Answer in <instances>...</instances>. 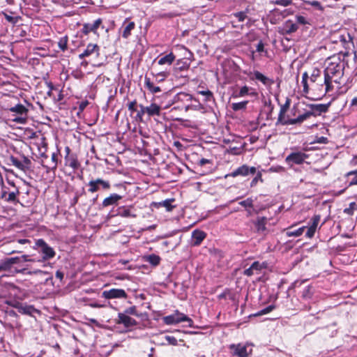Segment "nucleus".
<instances>
[{"instance_id": "nucleus-1", "label": "nucleus", "mask_w": 357, "mask_h": 357, "mask_svg": "<svg viewBox=\"0 0 357 357\" xmlns=\"http://www.w3.org/2000/svg\"><path fill=\"white\" fill-rule=\"evenodd\" d=\"M33 249L38 253L36 256L37 261L43 263V266L46 267L50 263L46 261L53 259L56 255L54 248L50 246L43 238L36 241Z\"/></svg>"}, {"instance_id": "nucleus-2", "label": "nucleus", "mask_w": 357, "mask_h": 357, "mask_svg": "<svg viewBox=\"0 0 357 357\" xmlns=\"http://www.w3.org/2000/svg\"><path fill=\"white\" fill-rule=\"evenodd\" d=\"M346 65H348L347 62H345L344 60L342 61L340 58H337L335 61L329 63L325 70L332 76L336 77V79H333V82L339 84L340 79L344 75V70Z\"/></svg>"}, {"instance_id": "nucleus-3", "label": "nucleus", "mask_w": 357, "mask_h": 357, "mask_svg": "<svg viewBox=\"0 0 357 357\" xmlns=\"http://www.w3.org/2000/svg\"><path fill=\"white\" fill-rule=\"evenodd\" d=\"M5 303L12 307L17 310L18 312L22 314L32 316L33 313H38L39 311L34 307L32 305H27L26 303L20 302L16 299H8Z\"/></svg>"}, {"instance_id": "nucleus-4", "label": "nucleus", "mask_w": 357, "mask_h": 357, "mask_svg": "<svg viewBox=\"0 0 357 357\" xmlns=\"http://www.w3.org/2000/svg\"><path fill=\"white\" fill-rule=\"evenodd\" d=\"M20 291V289L15 284L11 282H3V278H1V282H0V301L3 298L16 296Z\"/></svg>"}, {"instance_id": "nucleus-5", "label": "nucleus", "mask_w": 357, "mask_h": 357, "mask_svg": "<svg viewBox=\"0 0 357 357\" xmlns=\"http://www.w3.org/2000/svg\"><path fill=\"white\" fill-rule=\"evenodd\" d=\"M89 186L88 192L94 193L100 189L109 190L111 187L109 181L103 180L102 178L91 179L87 184Z\"/></svg>"}, {"instance_id": "nucleus-6", "label": "nucleus", "mask_w": 357, "mask_h": 357, "mask_svg": "<svg viewBox=\"0 0 357 357\" xmlns=\"http://www.w3.org/2000/svg\"><path fill=\"white\" fill-rule=\"evenodd\" d=\"M135 209L133 206H121L116 210H112L113 216H120L121 218H136Z\"/></svg>"}, {"instance_id": "nucleus-7", "label": "nucleus", "mask_w": 357, "mask_h": 357, "mask_svg": "<svg viewBox=\"0 0 357 357\" xmlns=\"http://www.w3.org/2000/svg\"><path fill=\"white\" fill-rule=\"evenodd\" d=\"M101 296L105 299H121V298H127L128 294L126 291L123 289H115L112 288L109 290H104L102 292Z\"/></svg>"}, {"instance_id": "nucleus-8", "label": "nucleus", "mask_w": 357, "mask_h": 357, "mask_svg": "<svg viewBox=\"0 0 357 357\" xmlns=\"http://www.w3.org/2000/svg\"><path fill=\"white\" fill-rule=\"evenodd\" d=\"M307 158L308 155L305 153L301 151L292 152L286 157L285 161L288 165L291 166L294 164L301 165Z\"/></svg>"}, {"instance_id": "nucleus-9", "label": "nucleus", "mask_w": 357, "mask_h": 357, "mask_svg": "<svg viewBox=\"0 0 357 357\" xmlns=\"http://www.w3.org/2000/svg\"><path fill=\"white\" fill-rule=\"evenodd\" d=\"M298 29V25L292 20H288L281 26L278 27V33L282 36L289 35L295 33Z\"/></svg>"}, {"instance_id": "nucleus-10", "label": "nucleus", "mask_w": 357, "mask_h": 357, "mask_svg": "<svg viewBox=\"0 0 357 357\" xmlns=\"http://www.w3.org/2000/svg\"><path fill=\"white\" fill-rule=\"evenodd\" d=\"M22 262V257H14L5 258L0 260V273L2 271H10L14 264Z\"/></svg>"}, {"instance_id": "nucleus-11", "label": "nucleus", "mask_w": 357, "mask_h": 357, "mask_svg": "<svg viewBox=\"0 0 357 357\" xmlns=\"http://www.w3.org/2000/svg\"><path fill=\"white\" fill-rule=\"evenodd\" d=\"M330 105L331 102L327 104H309L307 107L310 110L308 112L312 113V116H317L328 112Z\"/></svg>"}, {"instance_id": "nucleus-12", "label": "nucleus", "mask_w": 357, "mask_h": 357, "mask_svg": "<svg viewBox=\"0 0 357 357\" xmlns=\"http://www.w3.org/2000/svg\"><path fill=\"white\" fill-rule=\"evenodd\" d=\"M256 172H257V169L255 167H249L247 165H243L238 167L234 172H232L230 174V176L232 177H236L238 176H245L249 174L254 175L256 174Z\"/></svg>"}, {"instance_id": "nucleus-13", "label": "nucleus", "mask_w": 357, "mask_h": 357, "mask_svg": "<svg viewBox=\"0 0 357 357\" xmlns=\"http://www.w3.org/2000/svg\"><path fill=\"white\" fill-rule=\"evenodd\" d=\"M116 324H122L126 328H130L137 325V321L130 317L126 316L125 314L118 313V319L116 320Z\"/></svg>"}, {"instance_id": "nucleus-14", "label": "nucleus", "mask_w": 357, "mask_h": 357, "mask_svg": "<svg viewBox=\"0 0 357 357\" xmlns=\"http://www.w3.org/2000/svg\"><path fill=\"white\" fill-rule=\"evenodd\" d=\"M291 99L289 98H286V101L284 104L280 105V109L278 114V120L276 121L275 125H282L286 126L287 123H284V122L287 121V119L285 118V113L289 109L290 105H291Z\"/></svg>"}, {"instance_id": "nucleus-15", "label": "nucleus", "mask_w": 357, "mask_h": 357, "mask_svg": "<svg viewBox=\"0 0 357 357\" xmlns=\"http://www.w3.org/2000/svg\"><path fill=\"white\" fill-rule=\"evenodd\" d=\"M230 349L232 351L233 356H236L238 357H248L251 353L252 349L248 351V348L245 345H241L238 344L237 345L231 344L230 346Z\"/></svg>"}, {"instance_id": "nucleus-16", "label": "nucleus", "mask_w": 357, "mask_h": 357, "mask_svg": "<svg viewBox=\"0 0 357 357\" xmlns=\"http://www.w3.org/2000/svg\"><path fill=\"white\" fill-rule=\"evenodd\" d=\"M252 224L255 225L256 232L262 234L267 230L266 225L268 223V218L265 216H257L255 220H252Z\"/></svg>"}, {"instance_id": "nucleus-17", "label": "nucleus", "mask_w": 357, "mask_h": 357, "mask_svg": "<svg viewBox=\"0 0 357 357\" xmlns=\"http://www.w3.org/2000/svg\"><path fill=\"white\" fill-rule=\"evenodd\" d=\"M245 96L256 97L258 96V93L255 91V89L246 85L242 86L238 92H234L232 93V97L234 98H242L245 97Z\"/></svg>"}, {"instance_id": "nucleus-18", "label": "nucleus", "mask_w": 357, "mask_h": 357, "mask_svg": "<svg viewBox=\"0 0 357 357\" xmlns=\"http://www.w3.org/2000/svg\"><path fill=\"white\" fill-rule=\"evenodd\" d=\"M321 216L319 215H314L310 220L309 227L305 233V236L311 238L314 236L318 224L320 221Z\"/></svg>"}, {"instance_id": "nucleus-19", "label": "nucleus", "mask_w": 357, "mask_h": 357, "mask_svg": "<svg viewBox=\"0 0 357 357\" xmlns=\"http://www.w3.org/2000/svg\"><path fill=\"white\" fill-rule=\"evenodd\" d=\"M206 234L200 229H195L192 232V246H199L202 242L206 238Z\"/></svg>"}, {"instance_id": "nucleus-20", "label": "nucleus", "mask_w": 357, "mask_h": 357, "mask_svg": "<svg viewBox=\"0 0 357 357\" xmlns=\"http://www.w3.org/2000/svg\"><path fill=\"white\" fill-rule=\"evenodd\" d=\"M100 47L96 44L89 43L86 46V48L84 50L82 53L79 55V58L80 59H83L86 57L91 56L93 54H96V55H99Z\"/></svg>"}, {"instance_id": "nucleus-21", "label": "nucleus", "mask_w": 357, "mask_h": 357, "mask_svg": "<svg viewBox=\"0 0 357 357\" xmlns=\"http://www.w3.org/2000/svg\"><path fill=\"white\" fill-rule=\"evenodd\" d=\"M122 196L116 193H112L110 195L104 199L102 203V207L106 208L110 206L117 205L119 200L122 199Z\"/></svg>"}, {"instance_id": "nucleus-22", "label": "nucleus", "mask_w": 357, "mask_h": 357, "mask_svg": "<svg viewBox=\"0 0 357 357\" xmlns=\"http://www.w3.org/2000/svg\"><path fill=\"white\" fill-rule=\"evenodd\" d=\"M102 23V19L98 18L92 24L85 23L83 25L82 31L84 34L87 35L90 32L96 33L98 28Z\"/></svg>"}, {"instance_id": "nucleus-23", "label": "nucleus", "mask_w": 357, "mask_h": 357, "mask_svg": "<svg viewBox=\"0 0 357 357\" xmlns=\"http://www.w3.org/2000/svg\"><path fill=\"white\" fill-rule=\"evenodd\" d=\"M254 75V79L261 82L264 85L266 86H271L274 84V80L273 79H271L264 75H263L261 73H260L258 70H255L253 72ZM253 79V78H252Z\"/></svg>"}, {"instance_id": "nucleus-24", "label": "nucleus", "mask_w": 357, "mask_h": 357, "mask_svg": "<svg viewBox=\"0 0 357 357\" xmlns=\"http://www.w3.org/2000/svg\"><path fill=\"white\" fill-rule=\"evenodd\" d=\"M312 116V113H309L308 111L305 112L303 114H300L297 118L295 119H287V121L284 123L287 125H296L300 124L304 121L308 119Z\"/></svg>"}, {"instance_id": "nucleus-25", "label": "nucleus", "mask_w": 357, "mask_h": 357, "mask_svg": "<svg viewBox=\"0 0 357 357\" xmlns=\"http://www.w3.org/2000/svg\"><path fill=\"white\" fill-rule=\"evenodd\" d=\"M144 109L149 118L160 116L161 114V107L156 103H151L149 106H145Z\"/></svg>"}, {"instance_id": "nucleus-26", "label": "nucleus", "mask_w": 357, "mask_h": 357, "mask_svg": "<svg viewBox=\"0 0 357 357\" xmlns=\"http://www.w3.org/2000/svg\"><path fill=\"white\" fill-rule=\"evenodd\" d=\"M190 65V63L188 61L185 60L184 59H178L174 66V71L175 73H178L186 70L189 68Z\"/></svg>"}, {"instance_id": "nucleus-27", "label": "nucleus", "mask_w": 357, "mask_h": 357, "mask_svg": "<svg viewBox=\"0 0 357 357\" xmlns=\"http://www.w3.org/2000/svg\"><path fill=\"white\" fill-rule=\"evenodd\" d=\"M339 39L344 48L347 50H349L351 46H354L353 37L349 33H347L346 35H340Z\"/></svg>"}, {"instance_id": "nucleus-28", "label": "nucleus", "mask_w": 357, "mask_h": 357, "mask_svg": "<svg viewBox=\"0 0 357 357\" xmlns=\"http://www.w3.org/2000/svg\"><path fill=\"white\" fill-rule=\"evenodd\" d=\"M144 86L151 93H156L161 91L160 86H155L153 82L151 81L150 77L147 75L144 77Z\"/></svg>"}, {"instance_id": "nucleus-29", "label": "nucleus", "mask_w": 357, "mask_h": 357, "mask_svg": "<svg viewBox=\"0 0 357 357\" xmlns=\"http://www.w3.org/2000/svg\"><path fill=\"white\" fill-rule=\"evenodd\" d=\"M9 110L21 116H27L29 112L28 109L22 104H17L11 107Z\"/></svg>"}, {"instance_id": "nucleus-30", "label": "nucleus", "mask_w": 357, "mask_h": 357, "mask_svg": "<svg viewBox=\"0 0 357 357\" xmlns=\"http://www.w3.org/2000/svg\"><path fill=\"white\" fill-rule=\"evenodd\" d=\"M143 259L144 261L149 262L153 266H157L160 264L161 260L160 256L155 254L145 255L143 257Z\"/></svg>"}, {"instance_id": "nucleus-31", "label": "nucleus", "mask_w": 357, "mask_h": 357, "mask_svg": "<svg viewBox=\"0 0 357 357\" xmlns=\"http://www.w3.org/2000/svg\"><path fill=\"white\" fill-rule=\"evenodd\" d=\"M175 55L172 52H170L168 54L161 57L158 60V63L159 65L167 64L168 66H170L175 60Z\"/></svg>"}, {"instance_id": "nucleus-32", "label": "nucleus", "mask_w": 357, "mask_h": 357, "mask_svg": "<svg viewBox=\"0 0 357 357\" xmlns=\"http://www.w3.org/2000/svg\"><path fill=\"white\" fill-rule=\"evenodd\" d=\"M65 160L66 165L72 167L73 169H78L80 165L79 162L77 159V157L73 155H70V156H66Z\"/></svg>"}, {"instance_id": "nucleus-33", "label": "nucleus", "mask_w": 357, "mask_h": 357, "mask_svg": "<svg viewBox=\"0 0 357 357\" xmlns=\"http://www.w3.org/2000/svg\"><path fill=\"white\" fill-rule=\"evenodd\" d=\"M197 93L205 97L204 101L206 102L215 103V98H214L213 93L210 90L207 89V90H203V91H198Z\"/></svg>"}, {"instance_id": "nucleus-34", "label": "nucleus", "mask_w": 357, "mask_h": 357, "mask_svg": "<svg viewBox=\"0 0 357 357\" xmlns=\"http://www.w3.org/2000/svg\"><path fill=\"white\" fill-rule=\"evenodd\" d=\"M248 102V100H243L239 102H234L231 105V107L234 112L241 110L244 111L246 109Z\"/></svg>"}, {"instance_id": "nucleus-35", "label": "nucleus", "mask_w": 357, "mask_h": 357, "mask_svg": "<svg viewBox=\"0 0 357 357\" xmlns=\"http://www.w3.org/2000/svg\"><path fill=\"white\" fill-rule=\"evenodd\" d=\"M305 227H299L296 229H294L292 230V227L291 228H289L287 229V231H286V235L289 237H291V236H300L301 235L303 234V233L304 232L305 229Z\"/></svg>"}, {"instance_id": "nucleus-36", "label": "nucleus", "mask_w": 357, "mask_h": 357, "mask_svg": "<svg viewBox=\"0 0 357 357\" xmlns=\"http://www.w3.org/2000/svg\"><path fill=\"white\" fill-rule=\"evenodd\" d=\"M135 24L134 22H130L127 24V25L124 27V29L122 33V37L125 39L129 38L131 35V31L135 29Z\"/></svg>"}, {"instance_id": "nucleus-37", "label": "nucleus", "mask_w": 357, "mask_h": 357, "mask_svg": "<svg viewBox=\"0 0 357 357\" xmlns=\"http://www.w3.org/2000/svg\"><path fill=\"white\" fill-rule=\"evenodd\" d=\"M176 321H178V324L183 322V321H187L188 322L189 326H192V324L193 323V321L192 319L184 314L183 313L179 312L178 310H176Z\"/></svg>"}, {"instance_id": "nucleus-38", "label": "nucleus", "mask_w": 357, "mask_h": 357, "mask_svg": "<svg viewBox=\"0 0 357 357\" xmlns=\"http://www.w3.org/2000/svg\"><path fill=\"white\" fill-rule=\"evenodd\" d=\"M19 194H20L19 189L16 188L15 191L9 192L8 196H6V198L4 199V200L7 202L15 203L18 201L17 196Z\"/></svg>"}, {"instance_id": "nucleus-39", "label": "nucleus", "mask_w": 357, "mask_h": 357, "mask_svg": "<svg viewBox=\"0 0 357 357\" xmlns=\"http://www.w3.org/2000/svg\"><path fill=\"white\" fill-rule=\"evenodd\" d=\"M140 109L139 110H137L135 111L137 112L135 116V119L137 122H144V116L145 114H146V112H145V106H144L143 105L140 104L139 105Z\"/></svg>"}, {"instance_id": "nucleus-40", "label": "nucleus", "mask_w": 357, "mask_h": 357, "mask_svg": "<svg viewBox=\"0 0 357 357\" xmlns=\"http://www.w3.org/2000/svg\"><path fill=\"white\" fill-rule=\"evenodd\" d=\"M151 74L155 78L156 82L164 81L169 75V73L167 71H162L155 74L151 72Z\"/></svg>"}, {"instance_id": "nucleus-41", "label": "nucleus", "mask_w": 357, "mask_h": 357, "mask_svg": "<svg viewBox=\"0 0 357 357\" xmlns=\"http://www.w3.org/2000/svg\"><path fill=\"white\" fill-rule=\"evenodd\" d=\"M173 202H174V199H167L159 202L158 204L165 207L167 211H172L175 208V206L172 204Z\"/></svg>"}, {"instance_id": "nucleus-42", "label": "nucleus", "mask_w": 357, "mask_h": 357, "mask_svg": "<svg viewBox=\"0 0 357 357\" xmlns=\"http://www.w3.org/2000/svg\"><path fill=\"white\" fill-rule=\"evenodd\" d=\"M176 312L173 314H170L162 318L163 322L167 325H173L178 324V321H176Z\"/></svg>"}, {"instance_id": "nucleus-43", "label": "nucleus", "mask_w": 357, "mask_h": 357, "mask_svg": "<svg viewBox=\"0 0 357 357\" xmlns=\"http://www.w3.org/2000/svg\"><path fill=\"white\" fill-rule=\"evenodd\" d=\"M275 308V305H270L266 307L265 308L258 311L257 312L253 314L252 316L259 317V316H261L264 314H268L269 312H271V311H273Z\"/></svg>"}, {"instance_id": "nucleus-44", "label": "nucleus", "mask_w": 357, "mask_h": 357, "mask_svg": "<svg viewBox=\"0 0 357 357\" xmlns=\"http://www.w3.org/2000/svg\"><path fill=\"white\" fill-rule=\"evenodd\" d=\"M312 295H313V292L312 291V287L308 285L303 289V290L302 291L301 297L303 299L307 300V299L311 298Z\"/></svg>"}, {"instance_id": "nucleus-45", "label": "nucleus", "mask_w": 357, "mask_h": 357, "mask_svg": "<svg viewBox=\"0 0 357 357\" xmlns=\"http://www.w3.org/2000/svg\"><path fill=\"white\" fill-rule=\"evenodd\" d=\"M254 202L255 200L252 199V197H248L245 200L239 202L238 204L246 209L253 208Z\"/></svg>"}, {"instance_id": "nucleus-46", "label": "nucleus", "mask_w": 357, "mask_h": 357, "mask_svg": "<svg viewBox=\"0 0 357 357\" xmlns=\"http://www.w3.org/2000/svg\"><path fill=\"white\" fill-rule=\"evenodd\" d=\"M52 162L53 165L52 167L43 165V166L47 169V172H49L50 170H54L57 167V154L56 153H53L52 155Z\"/></svg>"}, {"instance_id": "nucleus-47", "label": "nucleus", "mask_w": 357, "mask_h": 357, "mask_svg": "<svg viewBox=\"0 0 357 357\" xmlns=\"http://www.w3.org/2000/svg\"><path fill=\"white\" fill-rule=\"evenodd\" d=\"M121 313L125 314V315H126V316L135 315V316L139 317V314H138V312L137 310V307L135 305H133V306L126 308L123 312H121Z\"/></svg>"}, {"instance_id": "nucleus-48", "label": "nucleus", "mask_w": 357, "mask_h": 357, "mask_svg": "<svg viewBox=\"0 0 357 357\" xmlns=\"http://www.w3.org/2000/svg\"><path fill=\"white\" fill-rule=\"evenodd\" d=\"M265 268H266V262L260 263L259 261H256L251 264V268L254 269V271H259Z\"/></svg>"}, {"instance_id": "nucleus-49", "label": "nucleus", "mask_w": 357, "mask_h": 357, "mask_svg": "<svg viewBox=\"0 0 357 357\" xmlns=\"http://www.w3.org/2000/svg\"><path fill=\"white\" fill-rule=\"evenodd\" d=\"M58 46L61 49V50H62L63 52H64L65 50H67L68 37L66 36H63L59 39V41L58 43Z\"/></svg>"}, {"instance_id": "nucleus-50", "label": "nucleus", "mask_w": 357, "mask_h": 357, "mask_svg": "<svg viewBox=\"0 0 357 357\" xmlns=\"http://www.w3.org/2000/svg\"><path fill=\"white\" fill-rule=\"evenodd\" d=\"M9 160L13 165L15 167H16L17 169L22 170L23 169V165L22 161L19 160L17 158L14 157L13 155H11L9 158Z\"/></svg>"}, {"instance_id": "nucleus-51", "label": "nucleus", "mask_w": 357, "mask_h": 357, "mask_svg": "<svg viewBox=\"0 0 357 357\" xmlns=\"http://www.w3.org/2000/svg\"><path fill=\"white\" fill-rule=\"evenodd\" d=\"M357 211V205L355 202H351L349 204V208H346L344 209V213L349 215H352L354 214V211Z\"/></svg>"}, {"instance_id": "nucleus-52", "label": "nucleus", "mask_w": 357, "mask_h": 357, "mask_svg": "<svg viewBox=\"0 0 357 357\" xmlns=\"http://www.w3.org/2000/svg\"><path fill=\"white\" fill-rule=\"evenodd\" d=\"M22 158H23V161H22V165H23V169H22V171L26 172V170L30 169L31 165V161L30 159H29L25 155H23Z\"/></svg>"}, {"instance_id": "nucleus-53", "label": "nucleus", "mask_w": 357, "mask_h": 357, "mask_svg": "<svg viewBox=\"0 0 357 357\" xmlns=\"http://www.w3.org/2000/svg\"><path fill=\"white\" fill-rule=\"evenodd\" d=\"M274 5L288 6L292 4V0H274L271 1Z\"/></svg>"}, {"instance_id": "nucleus-54", "label": "nucleus", "mask_w": 357, "mask_h": 357, "mask_svg": "<svg viewBox=\"0 0 357 357\" xmlns=\"http://www.w3.org/2000/svg\"><path fill=\"white\" fill-rule=\"evenodd\" d=\"M321 76V70L318 68H314L312 70L311 76L310 77V81L312 82H315L317 80V78Z\"/></svg>"}, {"instance_id": "nucleus-55", "label": "nucleus", "mask_w": 357, "mask_h": 357, "mask_svg": "<svg viewBox=\"0 0 357 357\" xmlns=\"http://www.w3.org/2000/svg\"><path fill=\"white\" fill-rule=\"evenodd\" d=\"M20 257H22V261H37L36 255L35 254L29 255H23Z\"/></svg>"}, {"instance_id": "nucleus-56", "label": "nucleus", "mask_w": 357, "mask_h": 357, "mask_svg": "<svg viewBox=\"0 0 357 357\" xmlns=\"http://www.w3.org/2000/svg\"><path fill=\"white\" fill-rule=\"evenodd\" d=\"M233 15L236 18L238 19V22H243L247 17L245 11L237 12V13H234Z\"/></svg>"}, {"instance_id": "nucleus-57", "label": "nucleus", "mask_w": 357, "mask_h": 357, "mask_svg": "<svg viewBox=\"0 0 357 357\" xmlns=\"http://www.w3.org/2000/svg\"><path fill=\"white\" fill-rule=\"evenodd\" d=\"M261 176H261V172H258L257 173L256 176H255V178L252 180V181L250 183V186L251 187L255 186L259 181H260L261 182H263V179H262Z\"/></svg>"}, {"instance_id": "nucleus-58", "label": "nucleus", "mask_w": 357, "mask_h": 357, "mask_svg": "<svg viewBox=\"0 0 357 357\" xmlns=\"http://www.w3.org/2000/svg\"><path fill=\"white\" fill-rule=\"evenodd\" d=\"M324 84L332 83L333 79H336V77L332 76L326 70H324Z\"/></svg>"}, {"instance_id": "nucleus-59", "label": "nucleus", "mask_w": 357, "mask_h": 357, "mask_svg": "<svg viewBox=\"0 0 357 357\" xmlns=\"http://www.w3.org/2000/svg\"><path fill=\"white\" fill-rule=\"evenodd\" d=\"M3 15H4V17L5 19L10 23L13 24H15L18 20H19V17H14L7 13H3Z\"/></svg>"}, {"instance_id": "nucleus-60", "label": "nucleus", "mask_w": 357, "mask_h": 357, "mask_svg": "<svg viewBox=\"0 0 357 357\" xmlns=\"http://www.w3.org/2000/svg\"><path fill=\"white\" fill-rule=\"evenodd\" d=\"M207 164L213 165L211 160L206 158H202L197 162L196 168L202 167Z\"/></svg>"}, {"instance_id": "nucleus-61", "label": "nucleus", "mask_w": 357, "mask_h": 357, "mask_svg": "<svg viewBox=\"0 0 357 357\" xmlns=\"http://www.w3.org/2000/svg\"><path fill=\"white\" fill-rule=\"evenodd\" d=\"M27 116H21L15 117L13 121L17 123L24 124L26 122Z\"/></svg>"}, {"instance_id": "nucleus-62", "label": "nucleus", "mask_w": 357, "mask_h": 357, "mask_svg": "<svg viewBox=\"0 0 357 357\" xmlns=\"http://www.w3.org/2000/svg\"><path fill=\"white\" fill-rule=\"evenodd\" d=\"M165 338L168 342L169 344L176 346L178 344L176 338L174 337V336L166 335Z\"/></svg>"}, {"instance_id": "nucleus-63", "label": "nucleus", "mask_w": 357, "mask_h": 357, "mask_svg": "<svg viewBox=\"0 0 357 357\" xmlns=\"http://www.w3.org/2000/svg\"><path fill=\"white\" fill-rule=\"evenodd\" d=\"M8 188L3 184V186H0V199H4L7 196Z\"/></svg>"}, {"instance_id": "nucleus-64", "label": "nucleus", "mask_w": 357, "mask_h": 357, "mask_svg": "<svg viewBox=\"0 0 357 357\" xmlns=\"http://www.w3.org/2000/svg\"><path fill=\"white\" fill-rule=\"evenodd\" d=\"M137 101L136 100H134L133 101H131L128 103V109L130 112H131L132 113V112H135V111H137Z\"/></svg>"}]
</instances>
